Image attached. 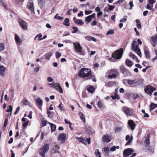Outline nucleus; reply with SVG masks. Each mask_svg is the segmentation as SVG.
<instances>
[{"instance_id": "obj_61", "label": "nucleus", "mask_w": 157, "mask_h": 157, "mask_svg": "<svg viewBox=\"0 0 157 157\" xmlns=\"http://www.w3.org/2000/svg\"><path fill=\"white\" fill-rule=\"evenodd\" d=\"M20 109V107L19 106L16 109V111L14 113V114L16 115V114H17V113L18 112L19 110Z\"/></svg>"}, {"instance_id": "obj_4", "label": "nucleus", "mask_w": 157, "mask_h": 157, "mask_svg": "<svg viewBox=\"0 0 157 157\" xmlns=\"http://www.w3.org/2000/svg\"><path fill=\"white\" fill-rule=\"evenodd\" d=\"M49 149V145L46 144H44L40 148L39 151L40 155L43 157L45 156V154L48 152Z\"/></svg>"}, {"instance_id": "obj_60", "label": "nucleus", "mask_w": 157, "mask_h": 157, "mask_svg": "<svg viewBox=\"0 0 157 157\" xmlns=\"http://www.w3.org/2000/svg\"><path fill=\"white\" fill-rule=\"evenodd\" d=\"M47 80L49 82H52L53 81V79L51 77H48L47 78Z\"/></svg>"}, {"instance_id": "obj_31", "label": "nucleus", "mask_w": 157, "mask_h": 157, "mask_svg": "<svg viewBox=\"0 0 157 157\" xmlns=\"http://www.w3.org/2000/svg\"><path fill=\"white\" fill-rule=\"evenodd\" d=\"M125 63L126 65L129 67H131L133 64V62L128 59H126Z\"/></svg>"}, {"instance_id": "obj_37", "label": "nucleus", "mask_w": 157, "mask_h": 157, "mask_svg": "<svg viewBox=\"0 0 157 157\" xmlns=\"http://www.w3.org/2000/svg\"><path fill=\"white\" fill-rule=\"evenodd\" d=\"M144 50L146 58L148 59H149L150 58V56L148 51L146 49L145 47L144 48Z\"/></svg>"}, {"instance_id": "obj_58", "label": "nucleus", "mask_w": 157, "mask_h": 157, "mask_svg": "<svg viewBox=\"0 0 157 157\" xmlns=\"http://www.w3.org/2000/svg\"><path fill=\"white\" fill-rule=\"evenodd\" d=\"M85 13L86 15H87L91 14L92 13V11L85 10Z\"/></svg>"}, {"instance_id": "obj_51", "label": "nucleus", "mask_w": 157, "mask_h": 157, "mask_svg": "<svg viewBox=\"0 0 157 157\" xmlns=\"http://www.w3.org/2000/svg\"><path fill=\"white\" fill-rule=\"evenodd\" d=\"M61 56V53L58 52H56V58H58Z\"/></svg>"}, {"instance_id": "obj_38", "label": "nucleus", "mask_w": 157, "mask_h": 157, "mask_svg": "<svg viewBox=\"0 0 157 157\" xmlns=\"http://www.w3.org/2000/svg\"><path fill=\"white\" fill-rule=\"evenodd\" d=\"M136 27L139 29H140L141 28V25L140 24V20L136 19Z\"/></svg>"}, {"instance_id": "obj_55", "label": "nucleus", "mask_w": 157, "mask_h": 157, "mask_svg": "<svg viewBox=\"0 0 157 157\" xmlns=\"http://www.w3.org/2000/svg\"><path fill=\"white\" fill-rule=\"evenodd\" d=\"M146 7L147 9L154 10L152 7L149 4H147Z\"/></svg>"}, {"instance_id": "obj_54", "label": "nucleus", "mask_w": 157, "mask_h": 157, "mask_svg": "<svg viewBox=\"0 0 157 157\" xmlns=\"http://www.w3.org/2000/svg\"><path fill=\"white\" fill-rule=\"evenodd\" d=\"M108 6H109V10H112L115 7L114 6L109 5V4H108Z\"/></svg>"}, {"instance_id": "obj_28", "label": "nucleus", "mask_w": 157, "mask_h": 157, "mask_svg": "<svg viewBox=\"0 0 157 157\" xmlns=\"http://www.w3.org/2000/svg\"><path fill=\"white\" fill-rule=\"evenodd\" d=\"M85 39L88 41L92 40L94 42H96L97 41V39L94 37L89 36H86Z\"/></svg>"}, {"instance_id": "obj_8", "label": "nucleus", "mask_w": 157, "mask_h": 157, "mask_svg": "<svg viewBox=\"0 0 157 157\" xmlns=\"http://www.w3.org/2000/svg\"><path fill=\"white\" fill-rule=\"evenodd\" d=\"M73 45L75 48V51L76 52L81 53L82 48L78 42L73 43Z\"/></svg>"}, {"instance_id": "obj_7", "label": "nucleus", "mask_w": 157, "mask_h": 157, "mask_svg": "<svg viewBox=\"0 0 157 157\" xmlns=\"http://www.w3.org/2000/svg\"><path fill=\"white\" fill-rule=\"evenodd\" d=\"M18 22L23 30H26L27 29V23L26 21L22 19H18Z\"/></svg>"}, {"instance_id": "obj_48", "label": "nucleus", "mask_w": 157, "mask_h": 157, "mask_svg": "<svg viewBox=\"0 0 157 157\" xmlns=\"http://www.w3.org/2000/svg\"><path fill=\"white\" fill-rule=\"evenodd\" d=\"M12 107L11 105H10L7 107V109L6 110L7 112H12Z\"/></svg>"}, {"instance_id": "obj_23", "label": "nucleus", "mask_w": 157, "mask_h": 157, "mask_svg": "<svg viewBox=\"0 0 157 157\" xmlns=\"http://www.w3.org/2000/svg\"><path fill=\"white\" fill-rule=\"evenodd\" d=\"M59 149V147L58 145H56L53 147L52 151L53 153H59L58 150Z\"/></svg>"}, {"instance_id": "obj_33", "label": "nucleus", "mask_w": 157, "mask_h": 157, "mask_svg": "<svg viewBox=\"0 0 157 157\" xmlns=\"http://www.w3.org/2000/svg\"><path fill=\"white\" fill-rule=\"evenodd\" d=\"M48 123L50 125L51 128V131L52 132L54 131L56 129V126L55 124H54L52 123L48 122Z\"/></svg>"}, {"instance_id": "obj_10", "label": "nucleus", "mask_w": 157, "mask_h": 157, "mask_svg": "<svg viewBox=\"0 0 157 157\" xmlns=\"http://www.w3.org/2000/svg\"><path fill=\"white\" fill-rule=\"evenodd\" d=\"M134 151L133 149L131 148H128L125 149L123 152L124 157H127L131 155Z\"/></svg>"}, {"instance_id": "obj_57", "label": "nucleus", "mask_w": 157, "mask_h": 157, "mask_svg": "<svg viewBox=\"0 0 157 157\" xmlns=\"http://www.w3.org/2000/svg\"><path fill=\"white\" fill-rule=\"evenodd\" d=\"M149 3L150 4L153 5L154 3L156 2L155 0H148Z\"/></svg>"}, {"instance_id": "obj_14", "label": "nucleus", "mask_w": 157, "mask_h": 157, "mask_svg": "<svg viewBox=\"0 0 157 157\" xmlns=\"http://www.w3.org/2000/svg\"><path fill=\"white\" fill-rule=\"evenodd\" d=\"M111 140V137L110 135L108 134L104 135L102 138V140L104 142L109 143Z\"/></svg>"}, {"instance_id": "obj_6", "label": "nucleus", "mask_w": 157, "mask_h": 157, "mask_svg": "<svg viewBox=\"0 0 157 157\" xmlns=\"http://www.w3.org/2000/svg\"><path fill=\"white\" fill-rule=\"evenodd\" d=\"M122 110L127 116H132L134 115V113L132 109L126 107H123L122 108Z\"/></svg>"}, {"instance_id": "obj_53", "label": "nucleus", "mask_w": 157, "mask_h": 157, "mask_svg": "<svg viewBox=\"0 0 157 157\" xmlns=\"http://www.w3.org/2000/svg\"><path fill=\"white\" fill-rule=\"evenodd\" d=\"M72 29L74 30L72 32V33H76L78 30V28L77 27H72Z\"/></svg>"}, {"instance_id": "obj_63", "label": "nucleus", "mask_w": 157, "mask_h": 157, "mask_svg": "<svg viewBox=\"0 0 157 157\" xmlns=\"http://www.w3.org/2000/svg\"><path fill=\"white\" fill-rule=\"evenodd\" d=\"M127 21V18H124L122 19H121L120 20V21L121 22H126Z\"/></svg>"}, {"instance_id": "obj_21", "label": "nucleus", "mask_w": 157, "mask_h": 157, "mask_svg": "<svg viewBox=\"0 0 157 157\" xmlns=\"http://www.w3.org/2000/svg\"><path fill=\"white\" fill-rule=\"evenodd\" d=\"M86 89L89 92L93 93L95 89L93 86L91 85H88L86 86Z\"/></svg>"}, {"instance_id": "obj_41", "label": "nucleus", "mask_w": 157, "mask_h": 157, "mask_svg": "<svg viewBox=\"0 0 157 157\" xmlns=\"http://www.w3.org/2000/svg\"><path fill=\"white\" fill-rule=\"evenodd\" d=\"M94 153L96 156L101 157L100 155L101 153L99 152V151L98 149H97L95 151Z\"/></svg>"}, {"instance_id": "obj_11", "label": "nucleus", "mask_w": 157, "mask_h": 157, "mask_svg": "<svg viewBox=\"0 0 157 157\" xmlns=\"http://www.w3.org/2000/svg\"><path fill=\"white\" fill-rule=\"evenodd\" d=\"M67 136L64 133L60 134L58 136V140L60 141L61 143H64L66 140Z\"/></svg>"}, {"instance_id": "obj_39", "label": "nucleus", "mask_w": 157, "mask_h": 157, "mask_svg": "<svg viewBox=\"0 0 157 157\" xmlns=\"http://www.w3.org/2000/svg\"><path fill=\"white\" fill-rule=\"evenodd\" d=\"M111 97L112 98V99L113 100L115 99L116 98H117V99H120V97L118 95L117 93L116 92H115V94H114V96L113 95H112L111 96Z\"/></svg>"}, {"instance_id": "obj_30", "label": "nucleus", "mask_w": 157, "mask_h": 157, "mask_svg": "<svg viewBox=\"0 0 157 157\" xmlns=\"http://www.w3.org/2000/svg\"><path fill=\"white\" fill-rule=\"evenodd\" d=\"M76 139L79 141L81 142L84 144H86V141L85 139L82 137H76Z\"/></svg>"}, {"instance_id": "obj_34", "label": "nucleus", "mask_w": 157, "mask_h": 157, "mask_svg": "<svg viewBox=\"0 0 157 157\" xmlns=\"http://www.w3.org/2000/svg\"><path fill=\"white\" fill-rule=\"evenodd\" d=\"M5 70V68L3 66L0 65V75H3Z\"/></svg>"}, {"instance_id": "obj_56", "label": "nucleus", "mask_w": 157, "mask_h": 157, "mask_svg": "<svg viewBox=\"0 0 157 157\" xmlns=\"http://www.w3.org/2000/svg\"><path fill=\"white\" fill-rule=\"evenodd\" d=\"M129 5H130V7L129 8V10H131L134 5L133 4V2L132 1H131L129 2Z\"/></svg>"}, {"instance_id": "obj_16", "label": "nucleus", "mask_w": 157, "mask_h": 157, "mask_svg": "<svg viewBox=\"0 0 157 157\" xmlns=\"http://www.w3.org/2000/svg\"><path fill=\"white\" fill-rule=\"evenodd\" d=\"M128 124L132 130L134 129L136 124L132 120H129L128 121Z\"/></svg>"}, {"instance_id": "obj_15", "label": "nucleus", "mask_w": 157, "mask_h": 157, "mask_svg": "<svg viewBox=\"0 0 157 157\" xmlns=\"http://www.w3.org/2000/svg\"><path fill=\"white\" fill-rule=\"evenodd\" d=\"M54 87L58 91H59L60 93H63V89L62 87L60 86V85L59 83H54Z\"/></svg>"}, {"instance_id": "obj_42", "label": "nucleus", "mask_w": 157, "mask_h": 157, "mask_svg": "<svg viewBox=\"0 0 157 157\" xmlns=\"http://www.w3.org/2000/svg\"><path fill=\"white\" fill-rule=\"evenodd\" d=\"M157 107V104L154 103H151L150 105V109L151 110H152L154 109L155 108Z\"/></svg>"}, {"instance_id": "obj_32", "label": "nucleus", "mask_w": 157, "mask_h": 157, "mask_svg": "<svg viewBox=\"0 0 157 157\" xmlns=\"http://www.w3.org/2000/svg\"><path fill=\"white\" fill-rule=\"evenodd\" d=\"M150 135L148 134L147 136L146 137L144 141V143L147 145H149L150 144L149 142Z\"/></svg>"}, {"instance_id": "obj_24", "label": "nucleus", "mask_w": 157, "mask_h": 157, "mask_svg": "<svg viewBox=\"0 0 157 157\" xmlns=\"http://www.w3.org/2000/svg\"><path fill=\"white\" fill-rule=\"evenodd\" d=\"M95 16V14L94 13L87 16L85 18V21L90 22L92 21V18L94 17Z\"/></svg>"}, {"instance_id": "obj_3", "label": "nucleus", "mask_w": 157, "mask_h": 157, "mask_svg": "<svg viewBox=\"0 0 157 157\" xmlns=\"http://www.w3.org/2000/svg\"><path fill=\"white\" fill-rule=\"evenodd\" d=\"M124 81L127 82L128 85L131 87H134L135 86H137L141 84V81L140 80L127 79L125 80Z\"/></svg>"}, {"instance_id": "obj_35", "label": "nucleus", "mask_w": 157, "mask_h": 157, "mask_svg": "<svg viewBox=\"0 0 157 157\" xmlns=\"http://www.w3.org/2000/svg\"><path fill=\"white\" fill-rule=\"evenodd\" d=\"M69 21V18H65L64 19V22L63 23V25L67 26H69L70 25Z\"/></svg>"}, {"instance_id": "obj_1", "label": "nucleus", "mask_w": 157, "mask_h": 157, "mask_svg": "<svg viewBox=\"0 0 157 157\" xmlns=\"http://www.w3.org/2000/svg\"><path fill=\"white\" fill-rule=\"evenodd\" d=\"M91 74V70L90 69L82 68L79 71L78 76L81 77L85 78L90 76Z\"/></svg>"}, {"instance_id": "obj_27", "label": "nucleus", "mask_w": 157, "mask_h": 157, "mask_svg": "<svg viewBox=\"0 0 157 157\" xmlns=\"http://www.w3.org/2000/svg\"><path fill=\"white\" fill-rule=\"evenodd\" d=\"M27 6L29 10L32 12H34L33 4L32 2H29L28 3Z\"/></svg>"}, {"instance_id": "obj_49", "label": "nucleus", "mask_w": 157, "mask_h": 157, "mask_svg": "<svg viewBox=\"0 0 157 157\" xmlns=\"http://www.w3.org/2000/svg\"><path fill=\"white\" fill-rule=\"evenodd\" d=\"M114 33V32L112 29L109 30L106 33V35H108L109 34H113Z\"/></svg>"}, {"instance_id": "obj_36", "label": "nucleus", "mask_w": 157, "mask_h": 157, "mask_svg": "<svg viewBox=\"0 0 157 157\" xmlns=\"http://www.w3.org/2000/svg\"><path fill=\"white\" fill-rule=\"evenodd\" d=\"M79 115L81 119L84 123H85L86 121L85 117V116L83 115V113L82 112H79Z\"/></svg>"}, {"instance_id": "obj_13", "label": "nucleus", "mask_w": 157, "mask_h": 157, "mask_svg": "<svg viewBox=\"0 0 157 157\" xmlns=\"http://www.w3.org/2000/svg\"><path fill=\"white\" fill-rule=\"evenodd\" d=\"M110 73L112 74V75H109L108 76V78H115L118 74L116 70L115 69L111 70L110 71Z\"/></svg>"}, {"instance_id": "obj_50", "label": "nucleus", "mask_w": 157, "mask_h": 157, "mask_svg": "<svg viewBox=\"0 0 157 157\" xmlns=\"http://www.w3.org/2000/svg\"><path fill=\"white\" fill-rule=\"evenodd\" d=\"M41 122L42 123V126H45L46 125V121L44 119H41Z\"/></svg>"}, {"instance_id": "obj_62", "label": "nucleus", "mask_w": 157, "mask_h": 157, "mask_svg": "<svg viewBox=\"0 0 157 157\" xmlns=\"http://www.w3.org/2000/svg\"><path fill=\"white\" fill-rule=\"evenodd\" d=\"M116 149V147L115 146H113L110 148V151H115Z\"/></svg>"}, {"instance_id": "obj_17", "label": "nucleus", "mask_w": 157, "mask_h": 157, "mask_svg": "<svg viewBox=\"0 0 157 157\" xmlns=\"http://www.w3.org/2000/svg\"><path fill=\"white\" fill-rule=\"evenodd\" d=\"M15 40L16 41L17 44L18 45H21L22 42V41L18 35L17 34H15Z\"/></svg>"}, {"instance_id": "obj_47", "label": "nucleus", "mask_w": 157, "mask_h": 157, "mask_svg": "<svg viewBox=\"0 0 157 157\" xmlns=\"http://www.w3.org/2000/svg\"><path fill=\"white\" fill-rule=\"evenodd\" d=\"M122 129V127H117L115 128L114 131L116 132H120Z\"/></svg>"}, {"instance_id": "obj_64", "label": "nucleus", "mask_w": 157, "mask_h": 157, "mask_svg": "<svg viewBox=\"0 0 157 157\" xmlns=\"http://www.w3.org/2000/svg\"><path fill=\"white\" fill-rule=\"evenodd\" d=\"M103 13L102 11H99V12H98V13H97V16L98 17L99 16L101 15H102Z\"/></svg>"}, {"instance_id": "obj_20", "label": "nucleus", "mask_w": 157, "mask_h": 157, "mask_svg": "<svg viewBox=\"0 0 157 157\" xmlns=\"http://www.w3.org/2000/svg\"><path fill=\"white\" fill-rule=\"evenodd\" d=\"M35 101L37 105L41 107L43 103L42 100L39 97H38L35 99Z\"/></svg>"}, {"instance_id": "obj_40", "label": "nucleus", "mask_w": 157, "mask_h": 157, "mask_svg": "<svg viewBox=\"0 0 157 157\" xmlns=\"http://www.w3.org/2000/svg\"><path fill=\"white\" fill-rule=\"evenodd\" d=\"M97 105L99 108H102L104 106V104L102 102L100 101L99 100L97 103Z\"/></svg>"}, {"instance_id": "obj_26", "label": "nucleus", "mask_w": 157, "mask_h": 157, "mask_svg": "<svg viewBox=\"0 0 157 157\" xmlns=\"http://www.w3.org/2000/svg\"><path fill=\"white\" fill-rule=\"evenodd\" d=\"M53 53L52 52H48L45 54L44 56L45 59L49 60L51 57L53 55Z\"/></svg>"}, {"instance_id": "obj_2", "label": "nucleus", "mask_w": 157, "mask_h": 157, "mask_svg": "<svg viewBox=\"0 0 157 157\" xmlns=\"http://www.w3.org/2000/svg\"><path fill=\"white\" fill-rule=\"evenodd\" d=\"M131 47L132 49L141 58V53L140 49L139 48L138 45L136 41H134L132 42Z\"/></svg>"}, {"instance_id": "obj_45", "label": "nucleus", "mask_w": 157, "mask_h": 157, "mask_svg": "<svg viewBox=\"0 0 157 157\" xmlns=\"http://www.w3.org/2000/svg\"><path fill=\"white\" fill-rule=\"evenodd\" d=\"M22 103L24 105H30L31 104L30 102L27 100H25L23 101L22 102Z\"/></svg>"}, {"instance_id": "obj_18", "label": "nucleus", "mask_w": 157, "mask_h": 157, "mask_svg": "<svg viewBox=\"0 0 157 157\" xmlns=\"http://www.w3.org/2000/svg\"><path fill=\"white\" fill-rule=\"evenodd\" d=\"M73 20L75 23L77 25H82L84 24V22L81 19H77L75 17H74Z\"/></svg>"}, {"instance_id": "obj_5", "label": "nucleus", "mask_w": 157, "mask_h": 157, "mask_svg": "<svg viewBox=\"0 0 157 157\" xmlns=\"http://www.w3.org/2000/svg\"><path fill=\"white\" fill-rule=\"evenodd\" d=\"M123 52V49L121 48L114 52L112 54V56L115 59H119L121 57Z\"/></svg>"}, {"instance_id": "obj_9", "label": "nucleus", "mask_w": 157, "mask_h": 157, "mask_svg": "<svg viewBox=\"0 0 157 157\" xmlns=\"http://www.w3.org/2000/svg\"><path fill=\"white\" fill-rule=\"evenodd\" d=\"M155 90V88L151 86H147L145 88L144 90L145 92L151 95L152 92Z\"/></svg>"}, {"instance_id": "obj_12", "label": "nucleus", "mask_w": 157, "mask_h": 157, "mask_svg": "<svg viewBox=\"0 0 157 157\" xmlns=\"http://www.w3.org/2000/svg\"><path fill=\"white\" fill-rule=\"evenodd\" d=\"M157 34H156L151 37L150 42L153 46L155 47L157 44Z\"/></svg>"}, {"instance_id": "obj_25", "label": "nucleus", "mask_w": 157, "mask_h": 157, "mask_svg": "<svg viewBox=\"0 0 157 157\" xmlns=\"http://www.w3.org/2000/svg\"><path fill=\"white\" fill-rule=\"evenodd\" d=\"M86 129L87 132L89 134H92L94 133V130L90 127H86Z\"/></svg>"}, {"instance_id": "obj_29", "label": "nucleus", "mask_w": 157, "mask_h": 157, "mask_svg": "<svg viewBox=\"0 0 157 157\" xmlns=\"http://www.w3.org/2000/svg\"><path fill=\"white\" fill-rule=\"evenodd\" d=\"M129 56L131 58L135 60L137 63L140 62V60L138 59L137 57L134 54L130 52L129 54Z\"/></svg>"}, {"instance_id": "obj_46", "label": "nucleus", "mask_w": 157, "mask_h": 157, "mask_svg": "<svg viewBox=\"0 0 157 157\" xmlns=\"http://www.w3.org/2000/svg\"><path fill=\"white\" fill-rule=\"evenodd\" d=\"M5 49V46L3 43H0V52L4 50Z\"/></svg>"}, {"instance_id": "obj_19", "label": "nucleus", "mask_w": 157, "mask_h": 157, "mask_svg": "<svg viewBox=\"0 0 157 157\" xmlns=\"http://www.w3.org/2000/svg\"><path fill=\"white\" fill-rule=\"evenodd\" d=\"M102 151L105 155L108 156L109 151V148L106 147H104L102 149Z\"/></svg>"}, {"instance_id": "obj_43", "label": "nucleus", "mask_w": 157, "mask_h": 157, "mask_svg": "<svg viewBox=\"0 0 157 157\" xmlns=\"http://www.w3.org/2000/svg\"><path fill=\"white\" fill-rule=\"evenodd\" d=\"M58 15L59 14H56L54 17V18L55 19H56L60 20H63V17L59 16Z\"/></svg>"}, {"instance_id": "obj_22", "label": "nucleus", "mask_w": 157, "mask_h": 157, "mask_svg": "<svg viewBox=\"0 0 157 157\" xmlns=\"http://www.w3.org/2000/svg\"><path fill=\"white\" fill-rule=\"evenodd\" d=\"M125 139L126 140H128L127 143H126L125 145H128L131 144L133 140V137L132 136L131 137L128 135H127L126 136Z\"/></svg>"}, {"instance_id": "obj_44", "label": "nucleus", "mask_w": 157, "mask_h": 157, "mask_svg": "<svg viewBox=\"0 0 157 157\" xmlns=\"http://www.w3.org/2000/svg\"><path fill=\"white\" fill-rule=\"evenodd\" d=\"M120 70L121 71L123 74L126 71V69L125 68V67L123 66H121L120 67Z\"/></svg>"}, {"instance_id": "obj_52", "label": "nucleus", "mask_w": 157, "mask_h": 157, "mask_svg": "<svg viewBox=\"0 0 157 157\" xmlns=\"http://www.w3.org/2000/svg\"><path fill=\"white\" fill-rule=\"evenodd\" d=\"M0 3H1V5L3 6L5 8V9H7L6 5L2 0H0Z\"/></svg>"}, {"instance_id": "obj_59", "label": "nucleus", "mask_w": 157, "mask_h": 157, "mask_svg": "<svg viewBox=\"0 0 157 157\" xmlns=\"http://www.w3.org/2000/svg\"><path fill=\"white\" fill-rule=\"evenodd\" d=\"M8 120L7 119H6L5 120V122L4 124V126L5 127H6L8 123Z\"/></svg>"}]
</instances>
